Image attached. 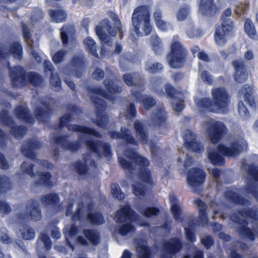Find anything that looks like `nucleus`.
I'll list each match as a JSON object with an SVG mask.
<instances>
[{
	"instance_id": "f257e3e1",
	"label": "nucleus",
	"mask_w": 258,
	"mask_h": 258,
	"mask_svg": "<svg viewBox=\"0 0 258 258\" xmlns=\"http://www.w3.org/2000/svg\"><path fill=\"white\" fill-rule=\"evenodd\" d=\"M81 112L80 110L76 106H73L72 114H67L60 118L59 127L60 128L67 125L68 130L79 132L81 134L79 136V141L68 142L65 136L51 137V141L54 144L59 145L66 150L71 152H75L80 147V142L85 140L86 145L90 154H84L83 161H79L74 164V170L80 175H85L89 165L93 166L95 158H101L104 156L109 159L111 156L110 146L108 143H103L100 141H95L91 139H87L88 135H92L98 138H101V135L92 128L84 126L74 124H68L72 119L76 118L74 116Z\"/></svg>"
},
{
	"instance_id": "f03ea898",
	"label": "nucleus",
	"mask_w": 258,
	"mask_h": 258,
	"mask_svg": "<svg viewBox=\"0 0 258 258\" xmlns=\"http://www.w3.org/2000/svg\"><path fill=\"white\" fill-rule=\"evenodd\" d=\"M118 83L119 82L117 81H113L106 78L104 81V84L107 90L106 93L103 91L99 87L87 88L89 97L96 108L97 119L93 120V122L100 127H105L108 122V116L103 112L106 108V103L101 97L113 100L115 98V95L121 91V88Z\"/></svg>"
},
{
	"instance_id": "7ed1b4c3",
	"label": "nucleus",
	"mask_w": 258,
	"mask_h": 258,
	"mask_svg": "<svg viewBox=\"0 0 258 258\" xmlns=\"http://www.w3.org/2000/svg\"><path fill=\"white\" fill-rule=\"evenodd\" d=\"M124 156L135 163V167L124 158L118 156V162L124 169L135 173L139 170L138 176L140 179L146 184H152L153 181L150 176V171L147 169L149 165L148 160L132 150H126L124 153Z\"/></svg>"
},
{
	"instance_id": "20e7f679",
	"label": "nucleus",
	"mask_w": 258,
	"mask_h": 258,
	"mask_svg": "<svg viewBox=\"0 0 258 258\" xmlns=\"http://www.w3.org/2000/svg\"><path fill=\"white\" fill-rule=\"evenodd\" d=\"M248 144L246 140L240 137L234 140L229 146L219 145L216 149L209 147L207 155L209 161L215 165H222L224 163L222 155L230 157L237 156L241 152L247 149Z\"/></svg>"
},
{
	"instance_id": "39448f33",
	"label": "nucleus",
	"mask_w": 258,
	"mask_h": 258,
	"mask_svg": "<svg viewBox=\"0 0 258 258\" xmlns=\"http://www.w3.org/2000/svg\"><path fill=\"white\" fill-rule=\"evenodd\" d=\"M212 101L208 98L196 99L195 103L200 111L225 113L230 103V96L223 87L212 90Z\"/></svg>"
},
{
	"instance_id": "423d86ee",
	"label": "nucleus",
	"mask_w": 258,
	"mask_h": 258,
	"mask_svg": "<svg viewBox=\"0 0 258 258\" xmlns=\"http://www.w3.org/2000/svg\"><path fill=\"white\" fill-rule=\"evenodd\" d=\"M231 220L239 224L238 230L243 237L250 240L254 239V233L258 232V220L256 212L252 209H243L238 213H235L230 216Z\"/></svg>"
},
{
	"instance_id": "0eeeda50",
	"label": "nucleus",
	"mask_w": 258,
	"mask_h": 258,
	"mask_svg": "<svg viewBox=\"0 0 258 258\" xmlns=\"http://www.w3.org/2000/svg\"><path fill=\"white\" fill-rule=\"evenodd\" d=\"M114 220L117 223H123L118 228V233L121 236L127 235L134 231L135 227L132 224L133 222H136L140 226L148 225L146 221H141V217L134 213L129 205L121 208L116 213Z\"/></svg>"
},
{
	"instance_id": "6e6552de",
	"label": "nucleus",
	"mask_w": 258,
	"mask_h": 258,
	"mask_svg": "<svg viewBox=\"0 0 258 258\" xmlns=\"http://www.w3.org/2000/svg\"><path fill=\"white\" fill-rule=\"evenodd\" d=\"M102 24H104L106 26L104 27L97 26L96 28V35L98 36L102 44L101 48V55L118 54L122 50L121 45L116 43L114 51H113L111 46L112 44V37L116 35V30L112 29L111 27L109 25V21L107 19L103 20Z\"/></svg>"
},
{
	"instance_id": "1a4fd4ad",
	"label": "nucleus",
	"mask_w": 258,
	"mask_h": 258,
	"mask_svg": "<svg viewBox=\"0 0 258 258\" xmlns=\"http://www.w3.org/2000/svg\"><path fill=\"white\" fill-rule=\"evenodd\" d=\"M132 22L134 31L138 37L147 36L152 30L150 13L146 6H140L134 10Z\"/></svg>"
},
{
	"instance_id": "9d476101",
	"label": "nucleus",
	"mask_w": 258,
	"mask_h": 258,
	"mask_svg": "<svg viewBox=\"0 0 258 258\" xmlns=\"http://www.w3.org/2000/svg\"><path fill=\"white\" fill-rule=\"evenodd\" d=\"M163 81L160 78H154L151 80V86L152 89L159 95L166 94L170 99L172 108L175 111L180 112L184 107L183 104V93L177 92L170 84H166L164 89L160 88Z\"/></svg>"
},
{
	"instance_id": "9b49d317",
	"label": "nucleus",
	"mask_w": 258,
	"mask_h": 258,
	"mask_svg": "<svg viewBox=\"0 0 258 258\" xmlns=\"http://www.w3.org/2000/svg\"><path fill=\"white\" fill-rule=\"evenodd\" d=\"M242 170L245 172L246 185L241 189V194L247 196L251 194L256 200L258 201V167L253 164H248L244 159L242 161Z\"/></svg>"
},
{
	"instance_id": "f8f14e48",
	"label": "nucleus",
	"mask_w": 258,
	"mask_h": 258,
	"mask_svg": "<svg viewBox=\"0 0 258 258\" xmlns=\"http://www.w3.org/2000/svg\"><path fill=\"white\" fill-rule=\"evenodd\" d=\"M170 46V52L167 56L168 64L173 69L182 67L185 61L187 50L180 43L177 36H173Z\"/></svg>"
},
{
	"instance_id": "ddd939ff",
	"label": "nucleus",
	"mask_w": 258,
	"mask_h": 258,
	"mask_svg": "<svg viewBox=\"0 0 258 258\" xmlns=\"http://www.w3.org/2000/svg\"><path fill=\"white\" fill-rule=\"evenodd\" d=\"M12 85L15 87H22L28 83L35 86L39 85L42 81V77L35 73L30 72L25 74L20 66H17L10 71Z\"/></svg>"
},
{
	"instance_id": "4468645a",
	"label": "nucleus",
	"mask_w": 258,
	"mask_h": 258,
	"mask_svg": "<svg viewBox=\"0 0 258 258\" xmlns=\"http://www.w3.org/2000/svg\"><path fill=\"white\" fill-rule=\"evenodd\" d=\"M16 214L19 220L25 221H38L42 218L41 211L38 203L34 200H30L19 206Z\"/></svg>"
},
{
	"instance_id": "2eb2a0df",
	"label": "nucleus",
	"mask_w": 258,
	"mask_h": 258,
	"mask_svg": "<svg viewBox=\"0 0 258 258\" xmlns=\"http://www.w3.org/2000/svg\"><path fill=\"white\" fill-rule=\"evenodd\" d=\"M238 97V112L241 118L246 120L249 117V113L244 103L250 107L254 105V90L249 85L245 84L239 90Z\"/></svg>"
},
{
	"instance_id": "dca6fc26",
	"label": "nucleus",
	"mask_w": 258,
	"mask_h": 258,
	"mask_svg": "<svg viewBox=\"0 0 258 258\" xmlns=\"http://www.w3.org/2000/svg\"><path fill=\"white\" fill-rule=\"evenodd\" d=\"M203 128L213 144L220 141L227 132L226 126L222 122L216 121L212 118H208L203 122Z\"/></svg>"
},
{
	"instance_id": "f3484780",
	"label": "nucleus",
	"mask_w": 258,
	"mask_h": 258,
	"mask_svg": "<svg viewBox=\"0 0 258 258\" xmlns=\"http://www.w3.org/2000/svg\"><path fill=\"white\" fill-rule=\"evenodd\" d=\"M181 244L179 238L172 239L169 241H165L164 243V253L161 258H173L172 254L178 252ZM195 254L193 258H204L203 252L202 250H198L196 247H194ZM181 258H189L188 255H184Z\"/></svg>"
},
{
	"instance_id": "a211bd4d",
	"label": "nucleus",
	"mask_w": 258,
	"mask_h": 258,
	"mask_svg": "<svg viewBox=\"0 0 258 258\" xmlns=\"http://www.w3.org/2000/svg\"><path fill=\"white\" fill-rule=\"evenodd\" d=\"M233 28V22L228 20L224 21L221 26L216 28L214 34V40L217 46L223 47L226 44Z\"/></svg>"
},
{
	"instance_id": "6ab92c4d",
	"label": "nucleus",
	"mask_w": 258,
	"mask_h": 258,
	"mask_svg": "<svg viewBox=\"0 0 258 258\" xmlns=\"http://www.w3.org/2000/svg\"><path fill=\"white\" fill-rule=\"evenodd\" d=\"M134 128L137 135L139 137L142 142L144 144H148L150 145L153 159V160H155L156 157L160 155L161 150L156 146L155 143L148 141L147 138V129L144 126L143 123L141 121H136L134 123Z\"/></svg>"
},
{
	"instance_id": "aec40b11",
	"label": "nucleus",
	"mask_w": 258,
	"mask_h": 258,
	"mask_svg": "<svg viewBox=\"0 0 258 258\" xmlns=\"http://www.w3.org/2000/svg\"><path fill=\"white\" fill-rule=\"evenodd\" d=\"M182 137L184 147L187 150L197 153L204 152V148L203 145L196 140V135L192 131L189 130L184 131Z\"/></svg>"
},
{
	"instance_id": "412c9836",
	"label": "nucleus",
	"mask_w": 258,
	"mask_h": 258,
	"mask_svg": "<svg viewBox=\"0 0 258 258\" xmlns=\"http://www.w3.org/2000/svg\"><path fill=\"white\" fill-rule=\"evenodd\" d=\"M0 120L5 125L9 126L11 130V133L16 138L22 137L26 133V130L24 126H16L15 125L11 118L9 117L7 110H3L0 113Z\"/></svg>"
},
{
	"instance_id": "4be33fe9",
	"label": "nucleus",
	"mask_w": 258,
	"mask_h": 258,
	"mask_svg": "<svg viewBox=\"0 0 258 258\" xmlns=\"http://www.w3.org/2000/svg\"><path fill=\"white\" fill-rule=\"evenodd\" d=\"M205 176V173L201 169H191L187 174V183L194 188L198 187L203 183Z\"/></svg>"
},
{
	"instance_id": "5701e85b",
	"label": "nucleus",
	"mask_w": 258,
	"mask_h": 258,
	"mask_svg": "<svg viewBox=\"0 0 258 258\" xmlns=\"http://www.w3.org/2000/svg\"><path fill=\"white\" fill-rule=\"evenodd\" d=\"M41 146V144L39 140L34 139L24 143L22 146L21 151L25 156L33 159L36 156L35 151L39 149Z\"/></svg>"
},
{
	"instance_id": "b1692460",
	"label": "nucleus",
	"mask_w": 258,
	"mask_h": 258,
	"mask_svg": "<svg viewBox=\"0 0 258 258\" xmlns=\"http://www.w3.org/2000/svg\"><path fill=\"white\" fill-rule=\"evenodd\" d=\"M10 55L13 56L15 58L21 59L22 57V47L21 45L18 42H15L12 43L9 48L8 52V49L0 47V58H7Z\"/></svg>"
},
{
	"instance_id": "393cba45",
	"label": "nucleus",
	"mask_w": 258,
	"mask_h": 258,
	"mask_svg": "<svg viewBox=\"0 0 258 258\" xmlns=\"http://www.w3.org/2000/svg\"><path fill=\"white\" fill-rule=\"evenodd\" d=\"M166 113L160 106H157L151 117L152 126L164 128L166 127Z\"/></svg>"
},
{
	"instance_id": "a878e982",
	"label": "nucleus",
	"mask_w": 258,
	"mask_h": 258,
	"mask_svg": "<svg viewBox=\"0 0 258 258\" xmlns=\"http://www.w3.org/2000/svg\"><path fill=\"white\" fill-rule=\"evenodd\" d=\"M23 32L24 39L27 41L28 45V51L32 54L36 60L40 62L41 61V57L36 52V49L38 47L37 42L32 41L30 38V33L28 27L25 25L23 26Z\"/></svg>"
},
{
	"instance_id": "bb28decb",
	"label": "nucleus",
	"mask_w": 258,
	"mask_h": 258,
	"mask_svg": "<svg viewBox=\"0 0 258 258\" xmlns=\"http://www.w3.org/2000/svg\"><path fill=\"white\" fill-rule=\"evenodd\" d=\"M217 10L214 0H200L199 13L200 14L209 16L215 14Z\"/></svg>"
},
{
	"instance_id": "cd10ccee",
	"label": "nucleus",
	"mask_w": 258,
	"mask_h": 258,
	"mask_svg": "<svg viewBox=\"0 0 258 258\" xmlns=\"http://www.w3.org/2000/svg\"><path fill=\"white\" fill-rule=\"evenodd\" d=\"M132 96L137 102H140L146 109H150L156 104V100L151 96L142 95L140 91L134 88L132 90Z\"/></svg>"
},
{
	"instance_id": "c85d7f7f",
	"label": "nucleus",
	"mask_w": 258,
	"mask_h": 258,
	"mask_svg": "<svg viewBox=\"0 0 258 258\" xmlns=\"http://www.w3.org/2000/svg\"><path fill=\"white\" fill-rule=\"evenodd\" d=\"M125 83L128 86H134L142 90V87L145 84L143 78L137 73H127L123 76Z\"/></svg>"
},
{
	"instance_id": "c756f323",
	"label": "nucleus",
	"mask_w": 258,
	"mask_h": 258,
	"mask_svg": "<svg viewBox=\"0 0 258 258\" xmlns=\"http://www.w3.org/2000/svg\"><path fill=\"white\" fill-rule=\"evenodd\" d=\"M110 136L112 138L122 139L126 143L135 145L138 144V141L132 136L130 131L125 128H121V133L116 132L110 133Z\"/></svg>"
},
{
	"instance_id": "7c9ffc66",
	"label": "nucleus",
	"mask_w": 258,
	"mask_h": 258,
	"mask_svg": "<svg viewBox=\"0 0 258 258\" xmlns=\"http://www.w3.org/2000/svg\"><path fill=\"white\" fill-rule=\"evenodd\" d=\"M136 244V252L138 258H151V251L146 240L139 239L137 240Z\"/></svg>"
},
{
	"instance_id": "2f4dec72",
	"label": "nucleus",
	"mask_w": 258,
	"mask_h": 258,
	"mask_svg": "<svg viewBox=\"0 0 258 258\" xmlns=\"http://www.w3.org/2000/svg\"><path fill=\"white\" fill-rule=\"evenodd\" d=\"M225 196L230 202L236 204L243 206H247L250 204V202L248 200L243 199L242 197H240L238 194L231 190H227L225 193Z\"/></svg>"
},
{
	"instance_id": "473e14b6",
	"label": "nucleus",
	"mask_w": 258,
	"mask_h": 258,
	"mask_svg": "<svg viewBox=\"0 0 258 258\" xmlns=\"http://www.w3.org/2000/svg\"><path fill=\"white\" fill-rule=\"evenodd\" d=\"M169 199L171 205L170 209L173 216L176 220L178 221L181 212V205L176 196L173 194L169 195Z\"/></svg>"
},
{
	"instance_id": "72a5a7b5",
	"label": "nucleus",
	"mask_w": 258,
	"mask_h": 258,
	"mask_svg": "<svg viewBox=\"0 0 258 258\" xmlns=\"http://www.w3.org/2000/svg\"><path fill=\"white\" fill-rule=\"evenodd\" d=\"M16 115L17 117L28 123H33L34 119L28 113L27 108L24 105L17 107L15 110Z\"/></svg>"
},
{
	"instance_id": "f704fd0d",
	"label": "nucleus",
	"mask_w": 258,
	"mask_h": 258,
	"mask_svg": "<svg viewBox=\"0 0 258 258\" xmlns=\"http://www.w3.org/2000/svg\"><path fill=\"white\" fill-rule=\"evenodd\" d=\"M150 44L155 55H159L163 53V45L161 39L158 36L153 35L151 36Z\"/></svg>"
},
{
	"instance_id": "c9c22d12",
	"label": "nucleus",
	"mask_w": 258,
	"mask_h": 258,
	"mask_svg": "<svg viewBox=\"0 0 258 258\" xmlns=\"http://www.w3.org/2000/svg\"><path fill=\"white\" fill-rule=\"evenodd\" d=\"M199 210V220L202 225H204L208 223V218L206 210H207V205L199 199H197L194 201Z\"/></svg>"
},
{
	"instance_id": "e433bc0d",
	"label": "nucleus",
	"mask_w": 258,
	"mask_h": 258,
	"mask_svg": "<svg viewBox=\"0 0 258 258\" xmlns=\"http://www.w3.org/2000/svg\"><path fill=\"white\" fill-rule=\"evenodd\" d=\"M84 43L86 49L91 55L94 56H98L97 45L91 37H88L84 40Z\"/></svg>"
},
{
	"instance_id": "4c0bfd02",
	"label": "nucleus",
	"mask_w": 258,
	"mask_h": 258,
	"mask_svg": "<svg viewBox=\"0 0 258 258\" xmlns=\"http://www.w3.org/2000/svg\"><path fill=\"white\" fill-rule=\"evenodd\" d=\"M35 165L30 161L23 162L20 166V172L28 175L31 177H34L35 173L34 171Z\"/></svg>"
},
{
	"instance_id": "58836bf2",
	"label": "nucleus",
	"mask_w": 258,
	"mask_h": 258,
	"mask_svg": "<svg viewBox=\"0 0 258 258\" xmlns=\"http://www.w3.org/2000/svg\"><path fill=\"white\" fill-rule=\"evenodd\" d=\"M43 107L44 110H42L40 108H37L35 111V115L36 118L40 122H44L46 121V119L48 117L49 109L48 105L43 104Z\"/></svg>"
},
{
	"instance_id": "ea45409f",
	"label": "nucleus",
	"mask_w": 258,
	"mask_h": 258,
	"mask_svg": "<svg viewBox=\"0 0 258 258\" xmlns=\"http://www.w3.org/2000/svg\"><path fill=\"white\" fill-rule=\"evenodd\" d=\"M49 14L52 20L56 23L63 22L67 17L66 13L62 10H50L49 12Z\"/></svg>"
},
{
	"instance_id": "a19ab883",
	"label": "nucleus",
	"mask_w": 258,
	"mask_h": 258,
	"mask_svg": "<svg viewBox=\"0 0 258 258\" xmlns=\"http://www.w3.org/2000/svg\"><path fill=\"white\" fill-rule=\"evenodd\" d=\"M75 32V28L72 25L64 26L60 31L61 39L63 45L67 43V38L71 36Z\"/></svg>"
},
{
	"instance_id": "79ce46f5",
	"label": "nucleus",
	"mask_w": 258,
	"mask_h": 258,
	"mask_svg": "<svg viewBox=\"0 0 258 258\" xmlns=\"http://www.w3.org/2000/svg\"><path fill=\"white\" fill-rule=\"evenodd\" d=\"M185 31L187 36L191 38L201 37L203 35V32L201 30L196 28L192 23L187 25Z\"/></svg>"
},
{
	"instance_id": "37998d69",
	"label": "nucleus",
	"mask_w": 258,
	"mask_h": 258,
	"mask_svg": "<svg viewBox=\"0 0 258 258\" xmlns=\"http://www.w3.org/2000/svg\"><path fill=\"white\" fill-rule=\"evenodd\" d=\"M232 65L234 68L235 72H237V74L240 75L241 74L242 75L241 80H243L246 76L245 68L243 60L241 59L235 60L233 61Z\"/></svg>"
},
{
	"instance_id": "c03bdc74",
	"label": "nucleus",
	"mask_w": 258,
	"mask_h": 258,
	"mask_svg": "<svg viewBox=\"0 0 258 258\" xmlns=\"http://www.w3.org/2000/svg\"><path fill=\"white\" fill-rule=\"evenodd\" d=\"M51 175L47 172H41L39 174L38 179L35 181L37 185L48 186L50 185Z\"/></svg>"
},
{
	"instance_id": "a18cd8bd",
	"label": "nucleus",
	"mask_w": 258,
	"mask_h": 258,
	"mask_svg": "<svg viewBox=\"0 0 258 258\" xmlns=\"http://www.w3.org/2000/svg\"><path fill=\"white\" fill-rule=\"evenodd\" d=\"M41 200L42 204L44 206L54 205L55 204L58 203V197L55 194H48L42 197Z\"/></svg>"
},
{
	"instance_id": "49530a36",
	"label": "nucleus",
	"mask_w": 258,
	"mask_h": 258,
	"mask_svg": "<svg viewBox=\"0 0 258 258\" xmlns=\"http://www.w3.org/2000/svg\"><path fill=\"white\" fill-rule=\"evenodd\" d=\"M163 69V65L161 63H153L151 61H147L145 67L146 70L151 74L159 73Z\"/></svg>"
},
{
	"instance_id": "de8ad7c7",
	"label": "nucleus",
	"mask_w": 258,
	"mask_h": 258,
	"mask_svg": "<svg viewBox=\"0 0 258 258\" xmlns=\"http://www.w3.org/2000/svg\"><path fill=\"white\" fill-rule=\"evenodd\" d=\"M199 71L201 72L200 77L202 81L206 83L207 85H212L213 80L212 75L207 71L202 70V63L200 62L199 63Z\"/></svg>"
},
{
	"instance_id": "09e8293b",
	"label": "nucleus",
	"mask_w": 258,
	"mask_h": 258,
	"mask_svg": "<svg viewBox=\"0 0 258 258\" xmlns=\"http://www.w3.org/2000/svg\"><path fill=\"white\" fill-rule=\"evenodd\" d=\"M86 238L94 245H97L99 241L98 233L94 230H84Z\"/></svg>"
},
{
	"instance_id": "8fccbe9b",
	"label": "nucleus",
	"mask_w": 258,
	"mask_h": 258,
	"mask_svg": "<svg viewBox=\"0 0 258 258\" xmlns=\"http://www.w3.org/2000/svg\"><path fill=\"white\" fill-rule=\"evenodd\" d=\"M10 179L5 176H0V193L6 192L11 189Z\"/></svg>"
},
{
	"instance_id": "3c124183",
	"label": "nucleus",
	"mask_w": 258,
	"mask_h": 258,
	"mask_svg": "<svg viewBox=\"0 0 258 258\" xmlns=\"http://www.w3.org/2000/svg\"><path fill=\"white\" fill-rule=\"evenodd\" d=\"M88 218L92 223L95 225H101L104 222V218L100 213H89Z\"/></svg>"
},
{
	"instance_id": "603ef678",
	"label": "nucleus",
	"mask_w": 258,
	"mask_h": 258,
	"mask_svg": "<svg viewBox=\"0 0 258 258\" xmlns=\"http://www.w3.org/2000/svg\"><path fill=\"white\" fill-rule=\"evenodd\" d=\"M22 238L25 240H31L35 236L34 230L28 226L23 227L22 229L20 230Z\"/></svg>"
},
{
	"instance_id": "864d4df0",
	"label": "nucleus",
	"mask_w": 258,
	"mask_h": 258,
	"mask_svg": "<svg viewBox=\"0 0 258 258\" xmlns=\"http://www.w3.org/2000/svg\"><path fill=\"white\" fill-rule=\"evenodd\" d=\"M244 30L247 35L253 38L255 36L256 31L254 25L250 19H246L244 24Z\"/></svg>"
},
{
	"instance_id": "5fc2aeb1",
	"label": "nucleus",
	"mask_w": 258,
	"mask_h": 258,
	"mask_svg": "<svg viewBox=\"0 0 258 258\" xmlns=\"http://www.w3.org/2000/svg\"><path fill=\"white\" fill-rule=\"evenodd\" d=\"M120 115L124 116L127 119H132L136 115V110L135 105L133 104L128 105L123 111H121Z\"/></svg>"
},
{
	"instance_id": "6e6d98bb",
	"label": "nucleus",
	"mask_w": 258,
	"mask_h": 258,
	"mask_svg": "<svg viewBox=\"0 0 258 258\" xmlns=\"http://www.w3.org/2000/svg\"><path fill=\"white\" fill-rule=\"evenodd\" d=\"M42 243L47 250L51 248L52 244L49 237L44 234H41L37 241L38 245L39 246Z\"/></svg>"
},
{
	"instance_id": "4d7b16f0",
	"label": "nucleus",
	"mask_w": 258,
	"mask_h": 258,
	"mask_svg": "<svg viewBox=\"0 0 258 258\" xmlns=\"http://www.w3.org/2000/svg\"><path fill=\"white\" fill-rule=\"evenodd\" d=\"M133 61V55L130 53H126L119 56L120 67L124 70H126L125 64Z\"/></svg>"
},
{
	"instance_id": "13d9d810",
	"label": "nucleus",
	"mask_w": 258,
	"mask_h": 258,
	"mask_svg": "<svg viewBox=\"0 0 258 258\" xmlns=\"http://www.w3.org/2000/svg\"><path fill=\"white\" fill-rule=\"evenodd\" d=\"M111 194L113 198L119 200L124 198V194L121 191L120 187L116 183H113L111 186Z\"/></svg>"
},
{
	"instance_id": "bf43d9fd",
	"label": "nucleus",
	"mask_w": 258,
	"mask_h": 258,
	"mask_svg": "<svg viewBox=\"0 0 258 258\" xmlns=\"http://www.w3.org/2000/svg\"><path fill=\"white\" fill-rule=\"evenodd\" d=\"M189 13V9L187 6H182L177 13V19L179 21L184 20Z\"/></svg>"
},
{
	"instance_id": "052dcab7",
	"label": "nucleus",
	"mask_w": 258,
	"mask_h": 258,
	"mask_svg": "<svg viewBox=\"0 0 258 258\" xmlns=\"http://www.w3.org/2000/svg\"><path fill=\"white\" fill-rule=\"evenodd\" d=\"M140 212L147 217L156 216L159 214V210L156 208L148 207L145 209H139Z\"/></svg>"
},
{
	"instance_id": "680f3d73",
	"label": "nucleus",
	"mask_w": 258,
	"mask_h": 258,
	"mask_svg": "<svg viewBox=\"0 0 258 258\" xmlns=\"http://www.w3.org/2000/svg\"><path fill=\"white\" fill-rule=\"evenodd\" d=\"M50 83L53 89L58 91L61 87V82L57 74H51Z\"/></svg>"
},
{
	"instance_id": "e2e57ef3",
	"label": "nucleus",
	"mask_w": 258,
	"mask_h": 258,
	"mask_svg": "<svg viewBox=\"0 0 258 258\" xmlns=\"http://www.w3.org/2000/svg\"><path fill=\"white\" fill-rule=\"evenodd\" d=\"M76 234H77L76 227L74 225H73L70 228L69 230H67L65 229V231L64 232V234L65 235L66 240L67 241L68 244L72 248V249L73 250H74V247H73V245L71 244L70 240H69V238L74 237V236L76 235Z\"/></svg>"
},
{
	"instance_id": "0e129e2a",
	"label": "nucleus",
	"mask_w": 258,
	"mask_h": 258,
	"mask_svg": "<svg viewBox=\"0 0 258 258\" xmlns=\"http://www.w3.org/2000/svg\"><path fill=\"white\" fill-rule=\"evenodd\" d=\"M0 241L4 244H7L12 242V239L9 237L7 230L5 228L0 229Z\"/></svg>"
},
{
	"instance_id": "69168bd1",
	"label": "nucleus",
	"mask_w": 258,
	"mask_h": 258,
	"mask_svg": "<svg viewBox=\"0 0 258 258\" xmlns=\"http://www.w3.org/2000/svg\"><path fill=\"white\" fill-rule=\"evenodd\" d=\"M133 190L136 196H143L145 193V186L143 183L137 182L133 185Z\"/></svg>"
},
{
	"instance_id": "338daca9",
	"label": "nucleus",
	"mask_w": 258,
	"mask_h": 258,
	"mask_svg": "<svg viewBox=\"0 0 258 258\" xmlns=\"http://www.w3.org/2000/svg\"><path fill=\"white\" fill-rule=\"evenodd\" d=\"M66 51L59 50L52 55V60L55 64L59 63L64 60Z\"/></svg>"
},
{
	"instance_id": "774afa93",
	"label": "nucleus",
	"mask_w": 258,
	"mask_h": 258,
	"mask_svg": "<svg viewBox=\"0 0 258 258\" xmlns=\"http://www.w3.org/2000/svg\"><path fill=\"white\" fill-rule=\"evenodd\" d=\"M71 63L74 68H77L78 69L82 70V64L84 63V56L81 55L74 57Z\"/></svg>"
}]
</instances>
